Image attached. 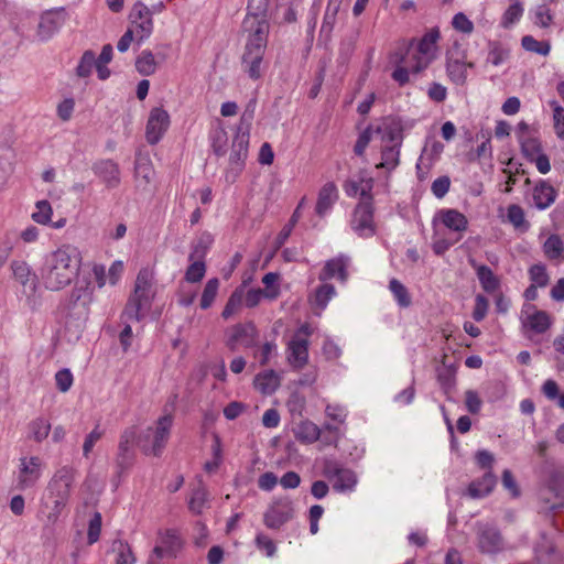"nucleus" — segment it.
Listing matches in <instances>:
<instances>
[{"label":"nucleus","mask_w":564,"mask_h":564,"mask_svg":"<svg viewBox=\"0 0 564 564\" xmlns=\"http://www.w3.org/2000/svg\"><path fill=\"white\" fill-rule=\"evenodd\" d=\"M80 253L75 247L63 246L48 254L40 275L46 290L61 291L78 274Z\"/></svg>","instance_id":"nucleus-1"},{"label":"nucleus","mask_w":564,"mask_h":564,"mask_svg":"<svg viewBox=\"0 0 564 564\" xmlns=\"http://www.w3.org/2000/svg\"><path fill=\"white\" fill-rule=\"evenodd\" d=\"M437 37L414 39L409 43L404 52H397L392 59L399 64L392 73V78L403 86L409 82V72L419 73L426 68L435 57Z\"/></svg>","instance_id":"nucleus-2"},{"label":"nucleus","mask_w":564,"mask_h":564,"mask_svg":"<svg viewBox=\"0 0 564 564\" xmlns=\"http://www.w3.org/2000/svg\"><path fill=\"white\" fill-rule=\"evenodd\" d=\"M254 113V101H251L240 118L237 133L234 138L228 166L225 171V180L232 184L245 169V162L248 156L249 132Z\"/></svg>","instance_id":"nucleus-3"},{"label":"nucleus","mask_w":564,"mask_h":564,"mask_svg":"<svg viewBox=\"0 0 564 564\" xmlns=\"http://www.w3.org/2000/svg\"><path fill=\"white\" fill-rule=\"evenodd\" d=\"M153 279V271L149 268H142L139 271L133 293L122 312L123 318L140 322L145 316L155 295Z\"/></svg>","instance_id":"nucleus-4"},{"label":"nucleus","mask_w":564,"mask_h":564,"mask_svg":"<svg viewBox=\"0 0 564 564\" xmlns=\"http://www.w3.org/2000/svg\"><path fill=\"white\" fill-rule=\"evenodd\" d=\"M94 284L83 279L76 282L69 295L58 305V313L66 322L83 324L89 315V306L93 302Z\"/></svg>","instance_id":"nucleus-5"},{"label":"nucleus","mask_w":564,"mask_h":564,"mask_svg":"<svg viewBox=\"0 0 564 564\" xmlns=\"http://www.w3.org/2000/svg\"><path fill=\"white\" fill-rule=\"evenodd\" d=\"M322 474L327 478L337 492H352L358 484L356 473L345 467L339 460L332 457H325L322 462Z\"/></svg>","instance_id":"nucleus-6"},{"label":"nucleus","mask_w":564,"mask_h":564,"mask_svg":"<svg viewBox=\"0 0 564 564\" xmlns=\"http://www.w3.org/2000/svg\"><path fill=\"white\" fill-rule=\"evenodd\" d=\"M173 425V416L171 414L159 417L155 426L149 427L140 438V446L148 455L160 456L170 438Z\"/></svg>","instance_id":"nucleus-7"},{"label":"nucleus","mask_w":564,"mask_h":564,"mask_svg":"<svg viewBox=\"0 0 564 564\" xmlns=\"http://www.w3.org/2000/svg\"><path fill=\"white\" fill-rule=\"evenodd\" d=\"M267 46V37H249L245 45L241 65L251 79H259L263 74Z\"/></svg>","instance_id":"nucleus-8"},{"label":"nucleus","mask_w":564,"mask_h":564,"mask_svg":"<svg viewBox=\"0 0 564 564\" xmlns=\"http://www.w3.org/2000/svg\"><path fill=\"white\" fill-rule=\"evenodd\" d=\"M268 7V0H249L248 14L242 22V32L245 35H267L269 24L262 14Z\"/></svg>","instance_id":"nucleus-9"},{"label":"nucleus","mask_w":564,"mask_h":564,"mask_svg":"<svg viewBox=\"0 0 564 564\" xmlns=\"http://www.w3.org/2000/svg\"><path fill=\"white\" fill-rule=\"evenodd\" d=\"M478 550L484 554H497L505 547L503 538L499 529L489 523L475 524Z\"/></svg>","instance_id":"nucleus-10"},{"label":"nucleus","mask_w":564,"mask_h":564,"mask_svg":"<svg viewBox=\"0 0 564 564\" xmlns=\"http://www.w3.org/2000/svg\"><path fill=\"white\" fill-rule=\"evenodd\" d=\"M293 517V502L289 498H281L270 505L263 514V522L267 528L278 530Z\"/></svg>","instance_id":"nucleus-11"},{"label":"nucleus","mask_w":564,"mask_h":564,"mask_svg":"<svg viewBox=\"0 0 564 564\" xmlns=\"http://www.w3.org/2000/svg\"><path fill=\"white\" fill-rule=\"evenodd\" d=\"M74 481V469L69 466H63L57 469L46 487V495L50 498H58L68 501L70 488Z\"/></svg>","instance_id":"nucleus-12"},{"label":"nucleus","mask_w":564,"mask_h":564,"mask_svg":"<svg viewBox=\"0 0 564 564\" xmlns=\"http://www.w3.org/2000/svg\"><path fill=\"white\" fill-rule=\"evenodd\" d=\"M351 228L360 237H370L375 234L373 207L371 200H361L355 208Z\"/></svg>","instance_id":"nucleus-13"},{"label":"nucleus","mask_w":564,"mask_h":564,"mask_svg":"<svg viewBox=\"0 0 564 564\" xmlns=\"http://www.w3.org/2000/svg\"><path fill=\"white\" fill-rule=\"evenodd\" d=\"M13 278L22 286V293L26 297H33L39 288V276L32 268L22 260H14L11 262Z\"/></svg>","instance_id":"nucleus-14"},{"label":"nucleus","mask_w":564,"mask_h":564,"mask_svg":"<svg viewBox=\"0 0 564 564\" xmlns=\"http://www.w3.org/2000/svg\"><path fill=\"white\" fill-rule=\"evenodd\" d=\"M258 332L252 323L237 324L230 328L227 338V347L235 351L238 347L250 348L257 345Z\"/></svg>","instance_id":"nucleus-15"},{"label":"nucleus","mask_w":564,"mask_h":564,"mask_svg":"<svg viewBox=\"0 0 564 564\" xmlns=\"http://www.w3.org/2000/svg\"><path fill=\"white\" fill-rule=\"evenodd\" d=\"M170 127V115L162 107H155L150 111L145 138L150 144H156Z\"/></svg>","instance_id":"nucleus-16"},{"label":"nucleus","mask_w":564,"mask_h":564,"mask_svg":"<svg viewBox=\"0 0 564 564\" xmlns=\"http://www.w3.org/2000/svg\"><path fill=\"white\" fill-rule=\"evenodd\" d=\"M131 28L123 35H133L134 32L150 35L153 32L152 12L142 2H135L130 11Z\"/></svg>","instance_id":"nucleus-17"},{"label":"nucleus","mask_w":564,"mask_h":564,"mask_svg":"<svg viewBox=\"0 0 564 564\" xmlns=\"http://www.w3.org/2000/svg\"><path fill=\"white\" fill-rule=\"evenodd\" d=\"M91 170L99 177L108 189L116 188L120 185V167L110 159L97 160L93 163Z\"/></svg>","instance_id":"nucleus-18"},{"label":"nucleus","mask_w":564,"mask_h":564,"mask_svg":"<svg viewBox=\"0 0 564 564\" xmlns=\"http://www.w3.org/2000/svg\"><path fill=\"white\" fill-rule=\"evenodd\" d=\"M41 477V459L37 456L20 459L18 486L21 489L32 487Z\"/></svg>","instance_id":"nucleus-19"},{"label":"nucleus","mask_w":564,"mask_h":564,"mask_svg":"<svg viewBox=\"0 0 564 564\" xmlns=\"http://www.w3.org/2000/svg\"><path fill=\"white\" fill-rule=\"evenodd\" d=\"M523 328L534 334H544L552 325V319L545 311L535 310L534 306H528L522 318Z\"/></svg>","instance_id":"nucleus-20"},{"label":"nucleus","mask_w":564,"mask_h":564,"mask_svg":"<svg viewBox=\"0 0 564 564\" xmlns=\"http://www.w3.org/2000/svg\"><path fill=\"white\" fill-rule=\"evenodd\" d=\"M135 441V430L133 427L127 429L120 436L118 446V454L116 458L117 467L122 473L132 465L133 452L132 445Z\"/></svg>","instance_id":"nucleus-21"},{"label":"nucleus","mask_w":564,"mask_h":564,"mask_svg":"<svg viewBox=\"0 0 564 564\" xmlns=\"http://www.w3.org/2000/svg\"><path fill=\"white\" fill-rule=\"evenodd\" d=\"M66 503V501L58 498H50V495L46 494L43 496L39 513L43 517L45 527L55 525Z\"/></svg>","instance_id":"nucleus-22"},{"label":"nucleus","mask_w":564,"mask_h":564,"mask_svg":"<svg viewBox=\"0 0 564 564\" xmlns=\"http://www.w3.org/2000/svg\"><path fill=\"white\" fill-rule=\"evenodd\" d=\"M349 265V258L346 256H339L334 259L326 261L323 270L319 273L318 279L323 282L337 278L341 282H346L348 278L347 268Z\"/></svg>","instance_id":"nucleus-23"},{"label":"nucleus","mask_w":564,"mask_h":564,"mask_svg":"<svg viewBox=\"0 0 564 564\" xmlns=\"http://www.w3.org/2000/svg\"><path fill=\"white\" fill-rule=\"evenodd\" d=\"M289 362L295 368H303L308 359V339L294 335L288 346Z\"/></svg>","instance_id":"nucleus-24"},{"label":"nucleus","mask_w":564,"mask_h":564,"mask_svg":"<svg viewBox=\"0 0 564 564\" xmlns=\"http://www.w3.org/2000/svg\"><path fill=\"white\" fill-rule=\"evenodd\" d=\"M469 264L476 271V275L482 290L487 293H496L500 288V280L492 270L485 265L479 264L475 260L470 259Z\"/></svg>","instance_id":"nucleus-25"},{"label":"nucleus","mask_w":564,"mask_h":564,"mask_svg":"<svg viewBox=\"0 0 564 564\" xmlns=\"http://www.w3.org/2000/svg\"><path fill=\"white\" fill-rule=\"evenodd\" d=\"M338 199V191L333 182L326 183L318 192L317 203L315 212L319 217L326 215V213L333 207Z\"/></svg>","instance_id":"nucleus-26"},{"label":"nucleus","mask_w":564,"mask_h":564,"mask_svg":"<svg viewBox=\"0 0 564 564\" xmlns=\"http://www.w3.org/2000/svg\"><path fill=\"white\" fill-rule=\"evenodd\" d=\"M497 479L490 471L486 473L480 479L469 484L467 494L473 499H480L488 496L495 488Z\"/></svg>","instance_id":"nucleus-27"},{"label":"nucleus","mask_w":564,"mask_h":564,"mask_svg":"<svg viewBox=\"0 0 564 564\" xmlns=\"http://www.w3.org/2000/svg\"><path fill=\"white\" fill-rule=\"evenodd\" d=\"M556 198L555 188L546 182H541L533 189V200L539 209H546Z\"/></svg>","instance_id":"nucleus-28"},{"label":"nucleus","mask_w":564,"mask_h":564,"mask_svg":"<svg viewBox=\"0 0 564 564\" xmlns=\"http://www.w3.org/2000/svg\"><path fill=\"white\" fill-rule=\"evenodd\" d=\"M280 386V378L274 370L260 372L254 378V387L263 394H272Z\"/></svg>","instance_id":"nucleus-29"},{"label":"nucleus","mask_w":564,"mask_h":564,"mask_svg":"<svg viewBox=\"0 0 564 564\" xmlns=\"http://www.w3.org/2000/svg\"><path fill=\"white\" fill-rule=\"evenodd\" d=\"M345 192L348 196L360 195L361 200H371L370 192L372 189V178L348 180L345 184Z\"/></svg>","instance_id":"nucleus-30"},{"label":"nucleus","mask_w":564,"mask_h":564,"mask_svg":"<svg viewBox=\"0 0 564 564\" xmlns=\"http://www.w3.org/2000/svg\"><path fill=\"white\" fill-rule=\"evenodd\" d=\"M51 429L48 420L42 416L36 417L28 424V438L42 443L48 436Z\"/></svg>","instance_id":"nucleus-31"},{"label":"nucleus","mask_w":564,"mask_h":564,"mask_svg":"<svg viewBox=\"0 0 564 564\" xmlns=\"http://www.w3.org/2000/svg\"><path fill=\"white\" fill-rule=\"evenodd\" d=\"M209 492L205 485L199 481L198 486L192 490L191 498L188 500V509L194 514H200L203 509L207 506Z\"/></svg>","instance_id":"nucleus-32"},{"label":"nucleus","mask_w":564,"mask_h":564,"mask_svg":"<svg viewBox=\"0 0 564 564\" xmlns=\"http://www.w3.org/2000/svg\"><path fill=\"white\" fill-rule=\"evenodd\" d=\"M441 220L451 230L462 232L467 229L468 223L466 217L456 209L441 212Z\"/></svg>","instance_id":"nucleus-33"},{"label":"nucleus","mask_w":564,"mask_h":564,"mask_svg":"<svg viewBox=\"0 0 564 564\" xmlns=\"http://www.w3.org/2000/svg\"><path fill=\"white\" fill-rule=\"evenodd\" d=\"M159 543L164 546L166 556L169 557H175L183 545L180 535L173 529H167L164 532H161Z\"/></svg>","instance_id":"nucleus-34"},{"label":"nucleus","mask_w":564,"mask_h":564,"mask_svg":"<svg viewBox=\"0 0 564 564\" xmlns=\"http://www.w3.org/2000/svg\"><path fill=\"white\" fill-rule=\"evenodd\" d=\"M322 434V430L311 421L301 422L295 430L297 441L306 444L316 442Z\"/></svg>","instance_id":"nucleus-35"},{"label":"nucleus","mask_w":564,"mask_h":564,"mask_svg":"<svg viewBox=\"0 0 564 564\" xmlns=\"http://www.w3.org/2000/svg\"><path fill=\"white\" fill-rule=\"evenodd\" d=\"M214 239L209 232H203L191 247L188 260L198 259L205 260L208 249L210 248Z\"/></svg>","instance_id":"nucleus-36"},{"label":"nucleus","mask_w":564,"mask_h":564,"mask_svg":"<svg viewBox=\"0 0 564 564\" xmlns=\"http://www.w3.org/2000/svg\"><path fill=\"white\" fill-rule=\"evenodd\" d=\"M543 251L550 260L564 258V243L561 237L558 235H551L543 245Z\"/></svg>","instance_id":"nucleus-37"},{"label":"nucleus","mask_w":564,"mask_h":564,"mask_svg":"<svg viewBox=\"0 0 564 564\" xmlns=\"http://www.w3.org/2000/svg\"><path fill=\"white\" fill-rule=\"evenodd\" d=\"M339 9V2L335 0H329L325 10V14L323 18V23L321 26V35H329L336 23V17Z\"/></svg>","instance_id":"nucleus-38"},{"label":"nucleus","mask_w":564,"mask_h":564,"mask_svg":"<svg viewBox=\"0 0 564 564\" xmlns=\"http://www.w3.org/2000/svg\"><path fill=\"white\" fill-rule=\"evenodd\" d=\"M471 63L466 62H447V73L449 78L457 85H463L467 78V67H471Z\"/></svg>","instance_id":"nucleus-39"},{"label":"nucleus","mask_w":564,"mask_h":564,"mask_svg":"<svg viewBox=\"0 0 564 564\" xmlns=\"http://www.w3.org/2000/svg\"><path fill=\"white\" fill-rule=\"evenodd\" d=\"M156 66V61L150 51H143L135 61V68L143 76L154 74Z\"/></svg>","instance_id":"nucleus-40"},{"label":"nucleus","mask_w":564,"mask_h":564,"mask_svg":"<svg viewBox=\"0 0 564 564\" xmlns=\"http://www.w3.org/2000/svg\"><path fill=\"white\" fill-rule=\"evenodd\" d=\"M219 284L220 282L217 278L209 279L206 282L199 303L202 310H207L213 305L218 293Z\"/></svg>","instance_id":"nucleus-41"},{"label":"nucleus","mask_w":564,"mask_h":564,"mask_svg":"<svg viewBox=\"0 0 564 564\" xmlns=\"http://www.w3.org/2000/svg\"><path fill=\"white\" fill-rule=\"evenodd\" d=\"M191 264L185 271V280L189 283H197L203 280L206 273V264L204 260H188Z\"/></svg>","instance_id":"nucleus-42"},{"label":"nucleus","mask_w":564,"mask_h":564,"mask_svg":"<svg viewBox=\"0 0 564 564\" xmlns=\"http://www.w3.org/2000/svg\"><path fill=\"white\" fill-rule=\"evenodd\" d=\"M400 149L399 144H393L383 149L381 158L382 161L377 167L393 170L399 165Z\"/></svg>","instance_id":"nucleus-43"},{"label":"nucleus","mask_w":564,"mask_h":564,"mask_svg":"<svg viewBox=\"0 0 564 564\" xmlns=\"http://www.w3.org/2000/svg\"><path fill=\"white\" fill-rule=\"evenodd\" d=\"M112 551L117 553V564H134L135 558L128 543L116 540L112 543Z\"/></svg>","instance_id":"nucleus-44"},{"label":"nucleus","mask_w":564,"mask_h":564,"mask_svg":"<svg viewBox=\"0 0 564 564\" xmlns=\"http://www.w3.org/2000/svg\"><path fill=\"white\" fill-rule=\"evenodd\" d=\"M336 294L335 288L332 284L324 283L318 286L314 295V305L321 311L325 310L329 300Z\"/></svg>","instance_id":"nucleus-45"},{"label":"nucleus","mask_w":564,"mask_h":564,"mask_svg":"<svg viewBox=\"0 0 564 564\" xmlns=\"http://www.w3.org/2000/svg\"><path fill=\"white\" fill-rule=\"evenodd\" d=\"M96 66V54L88 50L84 52L78 66L76 67V75L86 78L90 76L93 68Z\"/></svg>","instance_id":"nucleus-46"},{"label":"nucleus","mask_w":564,"mask_h":564,"mask_svg":"<svg viewBox=\"0 0 564 564\" xmlns=\"http://www.w3.org/2000/svg\"><path fill=\"white\" fill-rule=\"evenodd\" d=\"M519 143L523 155L530 161H533L534 156L542 153L541 143L532 135L521 137V141H519Z\"/></svg>","instance_id":"nucleus-47"},{"label":"nucleus","mask_w":564,"mask_h":564,"mask_svg":"<svg viewBox=\"0 0 564 564\" xmlns=\"http://www.w3.org/2000/svg\"><path fill=\"white\" fill-rule=\"evenodd\" d=\"M242 300H243L242 289H236L229 296V299L224 307V311L221 313V316L225 319L230 318L241 307Z\"/></svg>","instance_id":"nucleus-48"},{"label":"nucleus","mask_w":564,"mask_h":564,"mask_svg":"<svg viewBox=\"0 0 564 564\" xmlns=\"http://www.w3.org/2000/svg\"><path fill=\"white\" fill-rule=\"evenodd\" d=\"M36 210L32 213V219L40 225H47L51 221L53 209L51 204L43 199L35 205Z\"/></svg>","instance_id":"nucleus-49"},{"label":"nucleus","mask_w":564,"mask_h":564,"mask_svg":"<svg viewBox=\"0 0 564 564\" xmlns=\"http://www.w3.org/2000/svg\"><path fill=\"white\" fill-rule=\"evenodd\" d=\"M389 289L400 306L408 307L411 304L409 292L399 280L392 279L389 283Z\"/></svg>","instance_id":"nucleus-50"},{"label":"nucleus","mask_w":564,"mask_h":564,"mask_svg":"<svg viewBox=\"0 0 564 564\" xmlns=\"http://www.w3.org/2000/svg\"><path fill=\"white\" fill-rule=\"evenodd\" d=\"M227 141H228V137H227V132L224 128L219 127L213 131L212 148H213L214 153L217 156H223L226 154Z\"/></svg>","instance_id":"nucleus-51"},{"label":"nucleus","mask_w":564,"mask_h":564,"mask_svg":"<svg viewBox=\"0 0 564 564\" xmlns=\"http://www.w3.org/2000/svg\"><path fill=\"white\" fill-rule=\"evenodd\" d=\"M300 217H301V213H299V210H294L289 223L282 228V230L279 232V235L275 238V241H274L275 250L280 249L285 243V241L289 239V237L292 234V230H293L294 226L296 225V223L299 221Z\"/></svg>","instance_id":"nucleus-52"},{"label":"nucleus","mask_w":564,"mask_h":564,"mask_svg":"<svg viewBox=\"0 0 564 564\" xmlns=\"http://www.w3.org/2000/svg\"><path fill=\"white\" fill-rule=\"evenodd\" d=\"M279 274L275 272H269L262 278V283L265 285L264 297L275 300L280 294V289L276 285Z\"/></svg>","instance_id":"nucleus-53"},{"label":"nucleus","mask_w":564,"mask_h":564,"mask_svg":"<svg viewBox=\"0 0 564 564\" xmlns=\"http://www.w3.org/2000/svg\"><path fill=\"white\" fill-rule=\"evenodd\" d=\"M530 279L532 284L535 286L544 288L549 284V274L546 268L543 264H533L529 270Z\"/></svg>","instance_id":"nucleus-54"},{"label":"nucleus","mask_w":564,"mask_h":564,"mask_svg":"<svg viewBox=\"0 0 564 564\" xmlns=\"http://www.w3.org/2000/svg\"><path fill=\"white\" fill-rule=\"evenodd\" d=\"M522 47L530 52L547 55L551 46L547 41H538L536 37H522Z\"/></svg>","instance_id":"nucleus-55"},{"label":"nucleus","mask_w":564,"mask_h":564,"mask_svg":"<svg viewBox=\"0 0 564 564\" xmlns=\"http://www.w3.org/2000/svg\"><path fill=\"white\" fill-rule=\"evenodd\" d=\"M522 14L523 7L519 2L512 3L509 6V8L506 10L503 14L502 24L505 26L511 25L514 22L519 21Z\"/></svg>","instance_id":"nucleus-56"},{"label":"nucleus","mask_w":564,"mask_h":564,"mask_svg":"<svg viewBox=\"0 0 564 564\" xmlns=\"http://www.w3.org/2000/svg\"><path fill=\"white\" fill-rule=\"evenodd\" d=\"M453 28L460 33H471L474 30L473 22L462 12L456 13L452 20Z\"/></svg>","instance_id":"nucleus-57"},{"label":"nucleus","mask_w":564,"mask_h":564,"mask_svg":"<svg viewBox=\"0 0 564 564\" xmlns=\"http://www.w3.org/2000/svg\"><path fill=\"white\" fill-rule=\"evenodd\" d=\"M56 387L61 392H67L73 384V375L69 369H61L55 375Z\"/></svg>","instance_id":"nucleus-58"},{"label":"nucleus","mask_w":564,"mask_h":564,"mask_svg":"<svg viewBox=\"0 0 564 564\" xmlns=\"http://www.w3.org/2000/svg\"><path fill=\"white\" fill-rule=\"evenodd\" d=\"M134 171L135 176L138 178H141L144 182V184L148 185L151 182L153 170L151 163L148 160L143 159L137 161Z\"/></svg>","instance_id":"nucleus-59"},{"label":"nucleus","mask_w":564,"mask_h":564,"mask_svg":"<svg viewBox=\"0 0 564 564\" xmlns=\"http://www.w3.org/2000/svg\"><path fill=\"white\" fill-rule=\"evenodd\" d=\"M100 531H101V514L99 512H96L89 521L88 534H87L89 544H94L95 542L98 541Z\"/></svg>","instance_id":"nucleus-60"},{"label":"nucleus","mask_w":564,"mask_h":564,"mask_svg":"<svg viewBox=\"0 0 564 564\" xmlns=\"http://www.w3.org/2000/svg\"><path fill=\"white\" fill-rule=\"evenodd\" d=\"M256 545L260 551H263L269 557L273 556L276 552V546L274 542L263 533L257 534Z\"/></svg>","instance_id":"nucleus-61"},{"label":"nucleus","mask_w":564,"mask_h":564,"mask_svg":"<svg viewBox=\"0 0 564 564\" xmlns=\"http://www.w3.org/2000/svg\"><path fill=\"white\" fill-rule=\"evenodd\" d=\"M488 307H489L488 300L481 294L476 295L473 318L476 322L482 321L487 315Z\"/></svg>","instance_id":"nucleus-62"},{"label":"nucleus","mask_w":564,"mask_h":564,"mask_svg":"<svg viewBox=\"0 0 564 564\" xmlns=\"http://www.w3.org/2000/svg\"><path fill=\"white\" fill-rule=\"evenodd\" d=\"M507 217L516 228H521L525 224L524 212L519 205H510Z\"/></svg>","instance_id":"nucleus-63"},{"label":"nucleus","mask_w":564,"mask_h":564,"mask_svg":"<svg viewBox=\"0 0 564 564\" xmlns=\"http://www.w3.org/2000/svg\"><path fill=\"white\" fill-rule=\"evenodd\" d=\"M554 130L557 138L564 140V109L555 106L553 109Z\"/></svg>","instance_id":"nucleus-64"}]
</instances>
